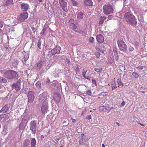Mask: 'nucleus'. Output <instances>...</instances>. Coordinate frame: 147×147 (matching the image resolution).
<instances>
[{"mask_svg":"<svg viewBox=\"0 0 147 147\" xmlns=\"http://www.w3.org/2000/svg\"><path fill=\"white\" fill-rule=\"evenodd\" d=\"M124 16L126 21L129 24L134 26L137 24L135 17L131 14V13L125 14Z\"/></svg>","mask_w":147,"mask_h":147,"instance_id":"obj_1","label":"nucleus"},{"mask_svg":"<svg viewBox=\"0 0 147 147\" xmlns=\"http://www.w3.org/2000/svg\"><path fill=\"white\" fill-rule=\"evenodd\" d=\"M3 76L5 78L10 80L14 78H17L18 77L17 72L12 70L6 71L4 74Z\"/></svg>","mask_w":147,"mask_h":147,"instance_id":"obj_2","label":"nucleus"},{"mask_svg":"<svg viewBox=\"0 0 147 147\" xmlns=\"http://www.w3.org/2000/svg\"><path fill=\"white\" fill-rule=\"evenodd\" d=\"M103 12L106 15L113 13V9L112 5L109 4H106L103 7Z\"/></svg>","mask_w":147,"mask_h":147,"instance_id":"obj_3","label":"nucleus"},{"mask_svg":"<svg viewBox=\"0 0 147 147\" xmlns=\"http://www.w3.org/2000/svg\"><path fill=\"white\" fill-rule=\"evenodd\" d=\"M117 43L120 50L124 52L127 50V47L124 41L122 40H119L117 41Z\"/></svg>","mask_w":147,"mask_h":147,"instance_id":"obj_4","label":"nucleus"},{"mask_svg":"<svg viewBox=\"0 0 147 147\" xmlns=\"http://www.w3.org/2000/svg\"><path fill=\"white\" fill-rule=\"evenodd\" d=\"M37 127L36 121L35 120L31 121L30 123V130L33 134H36L37 131Z\"/></svg>","mask_w":147,"mask_h":147,"instance_id":"obj_5","label":"nucleus"},{"mask_svg":"<svg viewBox=\"0 0 147 147\" xmlns=\"http://www.w3.org/2000/svg\"><path fill=\"white\" fill-rule=\"evenodd\" d=\"M9 109L8 105L4 106L0 110V115H4L9 113L10 112Z\"/></svg>","mask_w":147,"mask_h":147,"instance_id":"obj_6","label":"nucleus"},{"mask_svg":"<svg viewBox=\"0 0 147 147\" xmlns=\"http://www.w3.org/2000/svg\"><path fill=\"white\" fill-rule=\"evenodd\" d=\"M28 98V101L29 103L32 102L34 100L35 96L33 91H29L27 94Z\"/></svg>","mask_w":147,"mask_h":147,"instance_id":"obj_7","label":"nucleus"},{"mask_svg":"<svg viewBox=\"0 0 147 147\" xmlns=\"http://www.w3.org/2000/svg\"><path fill=\"white\" fill-rule=\"evenodd\" d=\"M21 82L20 80H19L16 83L13 84L12 85V88L13 90H19L21 89L20 83Z\"/></svg>","mask_w":147,"mask_h":147,"instance_id":"obj_8","label":"nucleus"},{"mask_svg":"<svg viewBox=\"0 0 147 147\" xmlns=\"http://www.w3.org/2000/svg\"><path fill=\"white\" fill-rule=\"evenodd\" d=\"M27 121L25 118H23L22 121L19 125V129L20 130H23L26 125Z\"/></svg>","mask_w":147,"mask_h":147,"instance_id":"obj_9","label":"nucleus"},{"mask_svg":"<svg viewBox=\"0 0 147 147\" xmlns=\"http://www.w3.org/2000/svg\"><path fill=\"white\" fill-rule=\"evenodd\" d=\"M28 16V14L27 12L23 13L21 14L18 17V20L20 22H22L24 21L25 19L27 18Z\"/></svg>","mask_w":147,"mask_h":147,"instance_id":"obj_10","label":"nucleus"},{"mask_svg":"<svg viewBox=\"0 0 147 147\" xmlns=\"http://www.w3.org/2000/svg\"><path fill=\"white\" fill-rule=\"evenodd\" d=\"M131 13V11L130 10L129 7L127 5H125L123 7L122 10L120 12L121 14L125 13V14Z\"/></svg>","mask_w":147,"mask_h":147,"instance_id":"obj_11","label":"nucleus"},{"mask_svg":"<svg viewBox=\"0 0 147 147\" xmlns=\"http://www.w3.org/2000/svg\"><path fill=\"white\" fill-rule=\"evenodd\" d=\"M87 140V139L86 136L84 134H82L79 141V143L80 144L83 146L86 143Z\"/></svg>","mask_w":147,"mask_h":147,"instance_id":"obj_12","label":"nucleus"},{"mask_svg":"<svg viewBox=\"0 0 147 147\" xmlns=\"http://www.w3.org/2000/svg\"><path fill=\"white\" fill-rule=\"evenodd\" d=\"M61 49V47L59 46H57L55 48L51 50V52L52 55L56 54H59Z\"/></svg>","mask_w":147,"mask_h":147,"instance_id":"obj_13","label":"nucleus"},{"mask_svg":"<svg viewBox=\"0 0 147 147\" xmlns=\"http://www.w3.org/2000/svg\"><path fill=\"white\" fill-rule=\"evenodd\" d=\"M29 6L28 4L23 3L21 4V8L22 11H26L29 9Z\"/></svg>","mask_w":147,"mask_h":147,"instance_id":"obj_14","label":"nucleus"},{"mask_svg":"<svg viewBox=\"0 0 147 147\" xmlns=\"http://www.w3.org/2000/svg\"><path fill=\"white\" fill-rule=\"evenodd\" d=\"M84 5L87 7H90L93 5V2L92 0H85Z\"/></svg>","mask_w":147,"mask_h":147,"instance_id":"obj_15","label":"nucleus"},{"mask_svg":"<svg viewBox=\"0 0 147 147\" xmlns=\"http://www.w3.org/2000/svg\"><path fill=\"white\" fill-rule=\"evenodd\" d=\"M96 39L97 41L99 42H102L104 41V37L101 34L96 36Z\"/></svg>","mask_w":147,"mask_h":147,"instance_id":"obj_16","label":"nucleus"},{"mask_svg":"<svg viewBox=\"0 0 147 147\" xmlns=\"http://www.w3.org/2000/svg\"><path fill=\"white\" fill-rule=\"evenodd\" d=\"M51 98L57 103H59L60 100V97L58 95L51 97Z\"/></svg>","mask_w":147,"mask_h":147,"instance_id":"obj_17","label":"nucleus"},{"mask_svg":"<svg viewBox=\"0 0 147 147\" xmlns=\"http://www.w3.org/2000/svg\"><path fill=\"white\" fill-rule=\"evenodd\" d=\"M58 82L56 80L54 81L51 84L52 88L53 89L57 88L58 86Z\"/></svg>","mask_w":147,"mask_h":147,"instance_id":"obj_18","label":"nucleus"},{"mask_svg":"<svg viewBox=\"0 0 147 147\" xmlns=\"http://www.w3.org/2000/svg\"><path fill=\"white\" fill-rule=\"evenodd\" d=\"M36 141L34 138H32L30 141V147H36Z\"/></svg>","mask_w":147,"mask_h":147,"instance_id":"obj_19","label":"nucleus"},{"mask_svg":"<svg viewBox=\"0 0 147 147\" xmlns=\"http://www.w3.org/2000/svg\"><path fill=\"white\" fill-rule=\"evenodd\" d=\"M30 144V140L28 139H26L24 141L23 147H28Z\"/></svg>","mask_w":147,"mask_h":147,"instance_id":"obj_20","label":"nucleus"},{"mask_svg":"<svg viewBox=\"0 0 147 147\" xmlns=\"http://www.w3.org/2000/svg\"><path fill=\"white\" fill-rule=\"evenodd\" d=\"M48 106H42L41 111L43 113H47L48 111Z\"/></svg>","mask_w":147,"mask_h":147,"instance_id":"obj_21","label":"nucleus"},{"mask_svg":"<svg viewBox=\"0 0 147 147\" xmlns=\"http://www.w3.org/2000/svg\"><path fill=\"white\" fill-rule=\"evenodd\" d=\"M84 16L83 12H79L77 13V18L78 20L82 19L83 18Z\"/></svg>","mask_w":147,"mask_h":147,"instance_id":"obj_22","label":"nucleus"},{"mask_svg":"<svg viewBox=\"0 0 147 147\" xmlns=\"http://www.w3.org/2000/svg\"><path fill=\"white\" fill-rule=\"evenodd\" d=\"M42 106H48V102L46 98L42 100Z\"/></svg>","mask_w":147,"mask_h":147,"instance_id":"obj_23","label":"nucleus"},{"mask_svg":"<svg viewBox=\"0 0 147 147\" xmlns=\"http://www.w3.org/2000/svg\"><path fill=\"white\" fill-rule=\"evenodd\" d=\"M44 61H40L39 62L37 65V67L39 69H40L44 65Z\"/></svg>","mask_w":147,"mask_h":147,"instance_id":"obj_24","label":"nucleus"},{"mask_svg":"<svg viewBox=\"0 0 147 147\" xmlns=\"http://www.w3.org/2000/svg\"><path fill=\"white\" fill-rule=\"evenodd\" d=\"M18 61L17 60L14 59L13 60L12 63V66L14 67H16L17 66V65L18 64Z\"/></svg>","mask_w":147,"mask_h":147,"instance_id":"obj_25","label":"nucleus"},{"mask_svg":"<svg viewBox=\"0 0 147 147\" xmlns=\"http://www.w3.org/2000/svg\"><path fill=\"white\" fill-rule=\"evenodd\" d=\"M106 18L105 17L101 16L100 18V20L99 22V24H102L103 23L104 20H106Z\"/></svg>","mask_w":147,"mask_h":147,"instance_id":"obj_26","label":"nucleus"},{"mask_svg":"<svg viewBox=\"0 0 147 147\" xmlns=\"http://www.w3.org/2000/svg\"><path fill=\"white\" fill-rule=\"evenodd\" d=\"M106 109L107 108L105 107L104 106H100L99 107V111L100 112L102 111L106 112Z\"/></svg>","mask_w":147,"mask_h":147,"instance_id":"obj_27","label":"nucleus"},{"mask_svg":"<svg viewBox=\"0 0 147 147\" xmlns=\"http://www.w3.org/2000/svg\"><path fill=\"white\" fill-rule=\"evenodd\" d=\"M117 82L119 86H121L122 87H123L124 86L123 84L121 82V78L118 79L117 80Z\"/></svg>","mask_w":147,"mask_h":147,"instance_id":"obj_28","label":"nucleus"},{"mask_svg":"<svg viewBox=\"0 0 147 147\" xmlns=\"http://www.w3.org/2000/svg\"><path fill=\"white\" fill-rule=\"evenodd\" d=\"M69 24L70 26H74L75 22L74 19H71L69 21Z\"/></svg>","mask_w":147,"mask_h":147,"instance_id":"obj_29","label":"nucleus"},{"mask_svg":"<svg viewBox=\"0 0 147 147\" xmlns=\"http://www.w3.org/2000/svg\"><path fill=\"white\" fill-rule=\"evenodd\" d=\"M71 2L74 6H77L79 5L78 3L75 0H71Z\"/></svg>","mask_w":147,"mask_h":147,"instance_id":"obj_30","label":"nucleus"},{"mask_svg":"<svg viewBox=\"0 0 147 147\" xmlns=\"http://www.w3.org/2000/svg\"><path fill=\"white\" fill-rule=\"evenodd\" d=\"M114 52H115L114 56L115 59L117 61H118L119 59V56L116 50L114 51Z\"/></svg>","mask_w":147,"mask_h":147,"instance_id":"obj_31","label":"nucleus"},{"mask_svg":"<svg viewBox=\"0 0 147 147\" xmlns=\"http://www.w3.org/2000/svg\"><path fill=\"white\" fill-rule=\"evenodd\" d=\"M36 87L38 89H39L41 88V84L40 82L38 81L35 84Z\"/></svg>","mask_w":147,"mask_h":147,"instance_id":"obj_32","label":"nucleus"},{"mask_svg":"<svg viewBox=\"0 0 147 147\" xmlns=\"http://www.w3.org/2000/svg\"><path fill=\"white\" fill-rule=\"evenodd\" d=\"M13 3L12 0H7L6 2V5L8 6L9 5L12 4Z\"/></svg>","mask_w":147,"mask_h":147,"instance_id":"obj_33","label":"nucleus"},{"mask_svg":"<svg viewBox=\"0 0 147 147\" xmlns=\"http://www.w3.org/2000/svg\"><path fill=\"white\" fill-rule=\"evenodd\" d=\"M132 76H133V77L136 79L139 76L137 73L135 72H134L132 73Z\"/></svg>","mask_w":147,"mask_h":147,"instance_id":"obj_34","label":"nucleus"},{"mask_svg":"<svg viewBox=\"0 0 147 147\" xmlns=\"http://www.w3.org/2000/svg\"><path fill=\"white\" fill-rule=\"evenodd\" d=\"M0 82L3 83H6L7 82V80L4 78L0 77Z\"/></svg>","mask_w":147,"mask_h":147,"instance_id":"obj_35","label":"nucleus"},{"mask_svg":"<svg viewBox=\"0 0 147 147\" xmlns=\"http://www.w3.org/2000/svg\"><path fill=\"white\" fill-rule=\"evenodd\" d=\"M87 71V70L85 69H83V71H82V75L83 76V77L84 78H86V77L85 76V75L86 74V72Z\"/></svg>","mask_w":147,"mask_h":147,"instance_id":"obj_36","label":"nucleus"},{"mask_svg":"<svg viewBox=\"0 0 147 147\" xmlns=\"http://www.w3.org/2000/svg\"><path fill=\"white\" fill-rule=\"evenodd\" d=\"M29 57V55L28 54L26 53L24 55V61H26L28 60Z\"/></svg>","mask_w":147,"mask_h":147,"instance_id":"obj_37","label":"nucleus"},{"mask_svg":"<svg viewBox=\"0 0 147 147\" xmlns=\"http://www.w3.org/2000/svg\"><path fill=\"white\" fill-rule=\"evenodd\" d=\"M94 69V70L96 71V72H97L100 74L101 73V71H102V68H95Z\"/></svg>","mask_w":147,"mask_h":147,"instance_id":"obj_38","label":"nucleus"},{"mask_svg":"<svg viewBox=\"0 0 147 147\" xmlns=\"http://www.w3.org/2000/svg\"><path fill=\"white\" fill-rule=\"evenodd\" d=\"M71 26L73 28V30L74 31L76 32H78V29L76 26L75 25V24H74V26Z\"/></svg>","mask_w":147,"mask_h":147,"instance_id":"obj_39","label":"nucleus"},{"mask_svg":"<svg viewBox=\"0 0 147 147\" xmlns=\"http://www.w3.org/2000/svg\"><path fill=\"white\" fill-rule=\"evenodd\" d=\"M41 40L40 39H39L37 42V46L38 48L40 49H41L40 45H41Z\"/></svg>","mask_w":147,"mask_h":147,"instance_id":"obj_40","label":"nucleus"},{"mask_svg":"<svg viewBox=\"0 0 147 147\" xmlns=\"http://www.w3.org/2000/svg\"><path fill=\"white\" fill-rule=\"evenodd\" d=\"M89 42L92 43H93L94 42V39L93 37H90L89 38Z\"/></svg>","mask_w":147,"mask_h":147,"instance_id":"obj_41","label":"nucleus"},{"mask_svg":"<svg viewBox=\"0 0 147 147\" xmlns=\"http://www.w3.org/2000/svg\"><path fill=\"white\" fill-rule=\"evenodd\" d=\"M47 28L46 27H44L42 29L41 32V33L42 35H44V34L46 31Z\"/></svg>","mask_w":147,"mask_h":147,"instance_id":"obj_42","label":"nucleus"},{"mask_svg":"<svg viewBox=\"0 0 147 147\" xmlns=\"http://www.w3.org/2000/svg\"><path fill=\"white\" fill-rule=\"evenodd\" d=\"M75 71L76 74H79L80 68L77 67L75 69Z\"/></svg>","mask_w":147,"mask_h":147,"instance_id":"obj_43","label":"nucleus"},{"mask_svg":"<svg viewBox=\"0 0 147 147\" xmlns=\"http://www.w3.org/2000/svg\"><path fill=\"white\" fill-rule=\"evenodd\" d=\"M65 61L66 63H69L70 62L69 57H67L66 58Z\"/></svg>","mask_w":147,"mask_h":147,"instance_id":"obj_44","label":"nucleus"},{"mask_svg":"<svg viewBox=\"0 0 147 147\" xmlns=\"http://www.w3.org/2000/svg\"><path fill=\"white\" fill-rule=\"evenodd\" d=\"M92 81L93 84H94L96 86H97L96 82L95 80L94 79H92Z\"/></svg>","mask_w":147,"mask_h":147,"instance_id":"obj_45","label":"nucleus"},{"mask_svg":"<svg viewBox=\"0 0 147 147\" xmlns=\"http://www.w3.org/2000/svg\"><path fill=\"white\" fill-rule=\"evenodd\" d=\"M128 49L129 51H132L134 50V48L133 47L130 46L129 47Z\"/></svg>","mask_w":147,"mask_h":147,"instance_id":"obj_46","label":"nucleus"},{"mask_svg":"<svg viewBox=\"0 0 147 147\" xmlns=\"http://www.w3.org/2000/svg\"><path fill=\"white\" fill-rule=\"evenodd\" d=\"M95 55L97 58H99L100 55V53L97 52L95 53Z\"/></svg>","mask_w":147,"mask_h":147,"instance_id":"obj_47","label":"nucleus"},{"mask_svg":"<svg viewBox=\"0 0 147 147\" xmlns=\"http://www.w3.org/2000/svg\"><path fill=\"white\" fill-rule=\"evenodd\" d=\"M45 82L47 84L49 83L50 82V80H49V79L48 78H47L45 81Z\"/></svg>","mask_w":147,"mask_h":147,"instance_id":"obj_48","label":"nucleus"},{"mask_svg":"<svg viewBox=\"0 0 147 147\" xmlns=\"http://www.w3.org/2000/svg\"><path fill=\"white\" fill-rule=\"evenodd\" d=\"M4 23L2 21L0 20V27L2 28L3 27V25Z\"/></svg>","mask_w":147,"mask_h":147,"instance_id":"obj_49","label":"nucleus"},{"mask_svg":"<svg viewBox=\"0 0 147 147\" xmlns=\"http://www.w3.org/2000/svg\"><path fill=\"white\" fill-rule=\"evenodd\" d=\"M112 90H113L114 89L116 88H117V86H116V85H115V84H113L112 85Z\"/></svg>","mask_w":147,"mask_h":147,"instance_id":"obj_50","label":"nucleus"},{"mask_svg":"<svg viewBox=\"0 0 147 147\" xmlns=\"http://www.w3.org/2000/svg\"><path fill=\"white\" fill-rule=\"evenodd\" d=\"M86 94L88 95H91L92 94V92L91 90H89L88 91L86 92Z\"/></svg>","mask_w":147,"mask_h":147,"instance_id":"obj_51","label":"nucleus"},{"mask_svg":"<svg viewBox=\"0 0 147 147\" xmlns=\"http://www.w3.org/2000/svg\"><path fill=\"white\" fill-rule=\"evenodd\" d=\"M91 116L90 115H87L86 117V118L88 119H90L91 118Z\"/></svg>","mask_w":147,"mask_h":147,"instance_id":"obj_52","label":"nucleus"},{"mask_svg":"<svg viewBox=\"0 0 147 147\" xmlns=\"http://www.w3.org/2000/svg\"><path fill=\"white\" fill-rule=\"evenodd\" d=\"M51 55H48L46 56V58L47 59H50L51 58Z\"/></svg>","mask_w":147,"mask_h":147,"instance_id":"obj_53","label":"nucleus"},{"mask_svg":"<svg viewBox=\"0 0 147 147\" xmlns=\"http://www.w3.org/2000/svg\"><path fill=\"white\" fill-rule=\"evenodd\" d=\"M125 103L124 101H123L121 103V106H123L125 105Z\"/></svg>","mask_w":147,"mask_h":147,"instance_id":"obj_54","label":"nucleus"},{"mask_svg":"<svg viewBox=\"0 0 147 147\" xmlns=\"http://www.w3.org/2000/svg\"><path fill=\"white\" fill-rule=\"evenodd\" d=\"M138 68L139 69H143V67L142 66H139Z\"/></svg>","mask_w":147,"mask_h":147,"instance_id":"obj_55","label":"nucleus"},{"mask_svg":"<svg viewBox=\"0 0 147 147\" xmlns=\"http://www.w3.org/2000/svg\"><path fill=\"white\" fill-rule=\"evenodd\" d=\"M32 30L33 31V32H34L36 31V28H34V27H32Z\"/></svg>","mask_w":147,"mask_h":147,"instance_id":"obj_56","label":"nucleus"},{"mask_svg":"<svg viewBox=\"0 0 147 147\" xmlns=\"http://www.w3.org/2000/svg\"><path fill=\"white\" fill-rule=\"evenodd\" d=\"M112 15H109L108 16V19H110L112 18Z\"/></svg>","mask_w":147,"mask_h":147,"instance_id":"obj_57","label":"nucleus"},{"mask_svg":"<svg viewBox=\"0 0 147 147\" xmlns=\"http://www.w3.org/2000/svg\"><path fill=\"white\" fill-rule=\"evenodd\" d=\"M71 120H72V122H73V123L76 122V121L75 119H73V118H71Z\"/></svg>","mask_w":147,"mask_h":147,"instance_id":"obj_58","label":"nucleus"},{"mask_svg":"<svg viewBox=\"0 0 147 147\" xmlns=\"http://www.w3.org/2000/svg\"><path fill=\"white\" fill-rule=\"evenodd\" d=\"M138 123L139 124H140V125H141V126H145V125H144L142 124H141V123H140L138 122Z\"/></svg>","mask_w":147,"mask_h":147,"instance_id":"obj_59","label":"nucleus"},{"mask_svg":"<svg viewBox=\"0 0 147 147\" xmlns=\"http://www.w3.org/2000/svg\"><path fill=\"white\" fill-rule=\"evenodd\" d=\"M135 45L136 46H138L139 45V43L138 42H136L135 43Z\"/></svg>","mask_w":147,"mask_h":147,"instance_id":"obj_60","label":"nucleus"},{"mask_svg":"<svg viewBox=\"0 0 147 147\" xmlns=\"http://www.w3.org/2000/svg\"><path fill=\"white\" fill-rule=\"evenodd\" d=\"M112 109V108H111L110 109H107L106 110V111H107H107H108V112H110V111L111 109Z\"/></svg>","mask_w":147,"mask_h":147,"instance_id":"obj_61","label":"nucleus"},{"mask_svg":"<svg viewBox=\"0 0 147 147\" xmlns=\"http://www.w3.org/2000/svg\"><path fill=\"white\" fill-rule=\"evenodd\" d=\"M116 124H117V125L118 126H119V125H119V124L118 123V122H116Z\"/></svg>","mask_w":147,"mask_h":147,"instance_id":"obj_62","label":"nucleus"},{"mask_svg":"<svg viewBox=\"0 0 147 147\" xmlns=\"http://www.w3.org/2000/svg\"><path fill=\"white\" fill-rule=\"evenodd\" d=\"M141 92L143 93H145V92L144 90H142Z\"/></svg>","mask_w":147,"mask_h":147,"instance_id":"obj_63","label":"nucleus"},{"mask_svg":"<svg viewBox=\"0 0 147 147\" xmlns=\"http://www.w3.org/2000/svg\"><path fill=\"white\" fill-rule=\"evenodd\" d=\"M102 147H105V145L104 144H102Z\"/></svg>","mask_w":147,"mask_h":147,"instance_id":"obj_64","label":"nucleus"}]
</instances>
